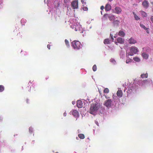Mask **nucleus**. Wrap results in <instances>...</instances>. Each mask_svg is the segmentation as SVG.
I'll return each mask as SVG.
<instances>
[{
  "instance_id": "obj_16",
  "label": "nucleus",
  "mask_w": 153,
  "mask_h": 153,
  "mask_svg": "<svg viewBox=\"0 0 153 153\" xmlns=\"http://www.w3.org/2000/svg\"><path fill=\"white\" fill-rule=\"evenodd\" d=\"M117 94L118 97L121 98L123 96V92L121 90L119 89L117 92Z\"/></svg>"
},
{
  "instance_id": "obj_37",
  "label": "nucleus",
  "mask_w": 153,
  "mask_h": 153,
  "mask_svg": "<svg viewBox=\"0 0 153 153\" xmlns=\"http://www.w3.org/2000/svg\"><path fill=\"white\" fill-rule=\"evenodd\" d=\"M110 61L113 63L114 64H115L116 63V62L114 59L111 58L110 60Z\"/></svg>"
},
{
  "instance_id": "obj_6",
  "label": "nucleus",
  "mask_w": 153,
  "mask_h": 153,
  "mask_svg": "<svg viewBox=\"0 0 153 153\" xmlns=\"http://www.w3.org/2000/svg\"><path fill=\"white\" fill-rule=\"evenodd\" d=\"M78 19L77 18H76L75 17L73 16H71L70 18L69 22L70 23V25H76L78 23H79L78 22Z\"/></svg>"
},
{
  "instance_id": "obj_42",
  "label": "nucleus",
  "mask_w": 153,
  "mask_h": 153,
  "mask_svg": "<svg viewBox=\"0 0 153 153\" xmlns=\"http://www.w3.org/2000/svg\"><path fill=\"white\" fill-rule=\"evenodd\" d=\"M110 36H111V39L112 40V41H113L114 40V38L113 37V36H111V34H110Z\"/></svg>"
},
{
  "instance_id": "obj_57",
  "label": "nucleus",
  "mask_w": 153,
  "mask_h": 153,
  "mask_svg": "<svg viewBox=\"0 0 153 153\" xmlns=\"http://www.w3.org/2000/svg\"><path fill=\"white\" fill-rule=\"evenodd\" d=\"M152 12H153V8H152Z\"/></svg>"
},
{
  "instance_id": "obj_60",
  "label": "nucleus",
  "mask_w": 153,
  "mask_h": 153,
  "mask_svg": "<svg viewBox=\"0 0 153 153\" xmlns=\"http://www.w3.org/2000/svg\"><path fill=\"white\" fill-rule=\"evenodd\" d=\"M76 139H78V137H76Z\"/></svg>"
},
{
  "instance_id": "obj_38",
  "label": "nucleus",
  "mask_w": 153,
  "mask_h": 153,
  "mask_svg": "<svg viewBox=\"0 0 153 153\" xmlns=\"http://www.w3.org/2000/svg\"><path fill=\"white\" fill-rule=\"evenodd\" d=\"M29 132L30 133H31L33 132V128L32 127H30L29 128Z\"/></svg>"
},
{
  "instance_id": "obj_41",
  "label": "nucleus",
  "mask_w": 153,
  "mask_h": 153,
  "mask_svg": "<svg viewBox=\"0 0 153 153\" xmlns=\"http://www.w3.org/2000/svg\"><path fill=\"white\" fill-rule=\"evenodd\" d=\"M149 28H147V30L146 29H145V30H146V32L148 33H149Z\"/></svg>"
},
{
  "instance_id": "obj_29",
  "label": "nucleus",
  "mask_w": 153,
  "mask_h": 153,
  "mask_svg": "<svg viewBox=\"0 0 153 153\" xmlns=\"http://www.w3.org/2000/svg\"><path fill=\"white\" fill-rule=\"evenodd\" d=\"M148 74L147 73H146L145 74H143L141 75V77L142 78H147L148 77Z\"/></svg>"
},
{
  "instance_id": "obj_35",
  "label": "nucleus",
  "mask_w": 153,
  "mask_h": 153,
  "mask_svg": "<svg viewBox=\"0 0 153 153\" xmlns=\"http://www.w3.org/2000/svg\"><path fill=\"white\" fill-rule=\"evenodd\" d=\"M92 69L94 71H95L97 70V67L96 65H93Z\"/></svg>"
},
{
  "instance_id": "obj_27",
  "label": "nucleus",
  "mask_w": 153,
  "mask_h": 153,
  "mask_svg": "<svg viewBox=\"0 0 153 153\" xmlns=\"http://www.w3.org/2000/svg\"><path fill=\"white\" fill-rule=\"evenodd\" d=\"M133 60L135 62H139L140 61V59L138 57H135L133 58Z\"/></svg>"
},
{
  "instance_id": "obj_25",
  "label": "nucleus",
  "mask_w": 153,
  "mask_h": 153,
  "mask_svg": "<svg viewBox=\"0 0 153 153\" xmlns=\"http://www.w3.org/2000/svg\"><path fill=\"white\" fill-rule=\"evenodd\" d=\"M119 23V21L117 20H114L113 22V24L115 25H118Z\"/></svg>"
},
{
  "instance_id": "obj_53",
  "label": "nucleus",
  "mask_w": 153,
  "mask_h": 153,
  "mask_svg": "<svg viewBox=\"0 0 153 153\" xmlns=\"http://www.w3.org/2000/svg\"><path fill=\"white\" fill-rule=\"evenodd\" d=\"M142 0H138L139 2H140V1H141Z\"/></svg>"
},
{
  "instance_id": "obj_50",
  "label": "nucleus",
  "mask_w": 153,
  "mask_h": 153,
  "mask_svg": "<svg viewBox=\"0 0 153 153\" xmlns=\"http://www.w3.org/2000/svg\"><path fill=\"white\" fill-rule=\"evenodd\" d=\"M49 1L50 0H48L47 1V2H48V3H47V4L48 6H49Z\"/></svg>"
},
{
  "instance_id": "obj_39",
  "label": "nucleus",
  "mask_w": 153,
  "mask_h": 153,
  "mask_svg": "<svg viewBox=\"0 0 153 153\" xmlns=\"http://www.w3.org/2000/svg\"><path fill=\"white\" fill-rule=\"evenodd\" d=\"M150 22L153 23V16H151L150 18Z\"/></svg>"
},
{
  "instance_id": "obj_36",
  "label": "nucleus",
  "mask_w": 153,
  "mask_h": 153,
  "mask_svg": "<svg viewBox=\"0 0 153 153\" xmlns=\"http://www.w3.org/2000/svg\"><path fill=\"white\" fill-rule=\"evenodd\" d=\"M104 92L105 93H108L109 92V90L108 88H106L104 89Z\"/></svg>"
},
{
  "instance_id": "obj_20",
  "label": "nucleus",
  "mask_w": 153,
  "mask_h": 153,
  "mask_svg": "<svg viewBox=\"0 0 153 153\" xmlns=\"http://www.w3.org/2000/svg\"><path fill=\"white\" fill-rule=\"evenodd\" d=\"M118 35L120 36L124 37L125 35V34L123 30H120L118 32Z\"/></svg>"
},
{
  "instance_id": "obj_31",
  "label": "nucleus",
  "mask_w": 153,
  "mask_h": 153,
  "mask_svg": "<svg viewBox=\"0 0 153 153\" xmlns=\"http://www.w3.org/2000/svg\"><path fill=\"white\" fill-rule=\"evenodd\" d=\"M65 44L66 45L67 47L68 48H69L70 46V44L69 43V42L68 41V40L67 39H65Z\"/></svg>"
},
{
  "instance_id": "obj_24",
  "label": "nucleus",
  "mask_w": 153,
  "mask_h": 153,
  "mask_svg": "<svg viewBox=\"0 0 153 153\" xmlns=\"http://www.w3.org/2000/svg\"><path fill=\"white\" fill-rule=\"evenodd\" d=\"M133 13L134 16V19L138 21L140 20V18L134 12H133Z\"/></svg>"
},
{
  "instance_id": "obj_48",
  "label": "nucleus",
  "mask_w": 153,
  "mask_h": 153,
  "mask_svg": "<svg viewBox=\"0 0 153 153\" xmlns=\"http://www.w3.org/2000/svg\"><path fill=\"white\" fill-rule=\"evenodd\" d=\"M63 115H64V116H66V112H65L64 114H63Z\"/></svg>"
},
{
  "instance_id": "obj_40",
  "label": "nucleus",
  "mask_w": 153,
  "mask_h": 153,
  "mask_svg": "<svg viewBox=\"0 0 153 153\" xmlns=\"http://www.w3.org/2000/svg\"><path fill=\"white\" fill-rule=\"evenodd\" d=\"M83 10L84 11H87L88 10V8L86 7H83Z\"/></svg>"
},
{
  "instance_id": "obj_44",
  "label": "nucleus",
  "mask_w": 153,
  "mask_h": 153,
  "mask_svg": "<svg viewBox=\"0 0 153 153\" xmlns=\"http://www.w3.org/2000/svg\"><path fill=\"white\" fill-rule=\"evenodd\" d=\"M47 48L49 49H50V45H48L47 46Z\"/></svg>"
},
{
  "instance_id": "obj_33",
  "label": "nucleus",
  "mask_w": 153,
  "mask_h": 153,
  "mask_svg": "<svg viewBox=\"0 0 153 153\" xmlns=\"http://www.w3.org/2000/svg\"><path fill=\"white\" fill-rule=\"evenodd\" d=\"M4 90V87L2 85H0V92H2Z\"/></svg>"
},
{
  "instance_id": "obj_3",
  "label": "nucleus",
  "mask_w": 153,
  "mask_h": 153,
  "mask_svg": "<svg viewBox=\"0 0 153 153\" xmlns=\"http://www.w3.org/2000/svg\"><path fill=\"white\" fill-rule=\"evenodd\" d=\"M70 27L73 29H74L75 31H79L80 33H83V32L84 31L79 23H78L73 26L70 25Z\"/></svg>"
},
{
  "instance_id": "obj_58",
  "label": "nucleus",
  "mask_w": 153,
  "mask_h": 153,
  "mask_svg": "<svg viewBox=\"0 0 153 153\" xmlns=\"http://www.w3.org/2000/svg\"><path fill=\"white\" fill-rule=\"evenodd\" d=\"M101 14H102V11H101Z\"/></svg>"
},
{
  "instance_id": "obj_14",
  "label": "nucleus",
  "mask_w": 153,
  "mask_h": 153,
  "mask_svg": "<svg viewBox=\"0 0 153 153\" xmlns=\"http://www.w3.org/2000/svg\"><path fill=\"white\" fill-rule=\"evenodd\" d=\"M141 55L143 58L145 59H148L149 57V54L144 51L141 53Z\"/></svg>"
},
{
  "instance_id": "obj_52",
  "label": "nucleus",
  "mask_w": 153,
  "mask_h": 153,
  "mask_svg": "<svg viewBox=\"0 0 153 153\" xmlns=\"http://www.w3.org/2000/svg\"><path fill=\"white\" fill-rule=\"evenodd\" d=\"M2 0H0V4H1L2 3Z\"/></svg>"
},
{
  "instance_id": "obj_7",
  "label": "nucleus",
  "mask_w": 153,
  "mask_h": 153,
  "mask_svg": "<svg viewBox=\"0 0 153 153\" xmlns=\"http://www.w3.org/2000/svg\"><path fill=\"white\" fill-rule=\"evenodd\" d=\"M104 105L108 108L111 107L113 105V103L111 99H108L105 101Z\"/></svg>"
},
{
  "instance_id": "obj_23",
  "label": "nucleus",
  "mask_w": 153,
  "mask_h": 153,
  "mask_svg": "<svg viewBox=\"0 0 153 153\" xmlns=\"http://www.w3.org/2000/svg\"><path fill=\"white\" fill-rule=\"evenodd\" d=\"M140 13L141 15L143 17H146L147 16L146 13L145 12L142 11H140L139 12Z\"/></svg>"
},
{
  "instance_id": "obj_59",
  "label": "nucleus",
  "mask_w": 153,
  "mask_h": 153,
  "mask_svg": "<svg viewBox=\"0 0 153 153\" xmlns=\"http://www.w3.org/2000/svg\"><path fill=\"white\" fill-rule=\"evenodd\" d=\"M23 147H22V150H23Z\"/></svg>"
},
{
  "instance_id": "obj_12",
  "label": "nucleus",
  "mask_w": 153,
  "mask_h": 153,
  "mask_svg": "<svg viewBox=\"0 0 153 153\" xmlns=\"http://www.w3.org/2000/svg\"><path fill=\"white\" fill-rule=\"evenodd\" d=\"M137 88L136 86V85L135 84H133L131 88H128V92L131 93L132 92H134L135 91Z\"/></svg>"
},
{
  "instance_id": "obj_2",
  "label": "nucleus",
  "mask_w": 153,
  "mask_h": 153,
  "mask_svg": "<svg viewBox=\"0 0 153 153\" xmlns=\"http://www.w3.org/2000/svg\"><path fill=\"white\" fill-rule=\"evenodd\" d=\"M71 45L73 48L75 50H79L82 46L80 42L76 40L73 41L71 43Z\"/></svg>"
},
{
  "instance_id": "obj_1",
  "label": "nucleus",
  "mask_w": 153,
  "mask_h": 153,
  "mask_svg": "<svg viewBox=\"0 0 153 153\" xmlns=\"http://www.w3.org/2000/svg\"><path fill=\"white\" fill-rule=\"evenodd\" d=\"M100 104L97 102L92 104L90 108V113L93 115H95L100 109Z\"/></svg>"
},
{
  "instance_id": "obj_56",
  "label": "nucleus",
  "mask_w": 153,
  "mask_h": 153,
  "mask_svg": "<svg viewBox=\"0 0 153 153\" xmlns=\"http://www.w3.org/2000/svg\"><path fill=\"white\" fill-rule=\"evenodd\" d=\"M116 37H117V36H114V38H116Z\"/></svg>"
},
{
  "instance_id": "obj_51",
  "label": "nucleus",
  "mask_w": 153,
  "mask_h": 153,
  "mask_svg": "<svg viewBox=\"0 0 153 153\" xmlns=\"http://www.w3.org/2000/svg\"><path fill=\"white\" fill-rule=\"evenodd\" d=\"M28 101H29V100L28 99H27L26 100V102L27 103H28L29 102H28Z\"/></svg>"
},
{
  "instance_id": "obj_22",
  "label": "nucleus",
  "mask_w": 153,
  "mask_h": 153,
  "mask_svg": "<svg viewBox=\"0 0 153 153\" xmlns=\"http://www.w3.org/2000/svg\"><path fill=\"white\" fill-rule=\"evenodd\" d=\"M129 56H127V53L126 54V57L127 58V59L126 61V63L127 64H129L131 63L132 61V60L130 59L129 57Z\"/></svg>"
},
{
  "instance_id": "obj_4",
  "label": "nucleus",
  "mask_w": 153,
  "mask_h": 153,
  "mask_svg": "<svg viewBox=\"0 0 153 153\" xmlns=\"http://www.w3.org/2000/svg\"><path fill=\"white\" fill-rule=\"evenodd\" d=\"M138 51V48L134 46L131 47L128 52L126 53L127 56H132L134 54H136Z\"/></svg>"
},
{
  "instance_id": "obj_28",
  "label": "nucleus",
  "mask_w": 153,
  "mask_h": 153,
  "mask_svg": "<svg viewBox=\"0 0 153 153\" xmlns=\"http://www.w3.org/2000/svg\"><path fill=\"white\" fill-rule=\"evenodd\" d=\"M112 97L114 102H115V101H118L119 100V99L117 96H116L114 95H113Z\"/></svg>"
},
{
  "instance_id": "obj_9",
  "label": "nucleus",
  "mask_w": 153,
  "mask_h": 153,
  "mask_svg": "<svg viewBox=\"0 0 153 153\" xmlns=\"http://www.w3.org/2000/svg\"><path fill=\"white\" fill-rule=\"evenodd\" d=\"M103 16L106 19L108 18L111 21L114 20L115 18V16L111 14H105Z\"/></svg>"
},
{
  "instance_id": "obj_8",
  "label": "nucleus",
  "mask_w": 153,
  "mask_h": 153,
  "mask_svg": "<svg viewBox=\"0 0 153 153\" xmlns=\"http://www.w3.org/2000/svg\"><path fill=\"white\" fill-rule=\"evenodd\" d=\"M71 6L73 9H77L78 8V3L77 0L73 1L71 3Z\"/></svg>"
},
{
  "instance_id": "obj_54",
  "label": "nucleus",
  "mask_w": 153,
  "mask_h": 153,
  "mask_svg": "<svg viewBox=\"0 0 153 153\" xmlns=\"http://www.w3.org/2000/svg\"><path fill=\"white\" fill-rule=\"evenodd\" d=\"M145 49V48H143V51H144V50Z\"/></svg>"
},
{
  "instance_id": "obj_49",
  "label": "nucleus",
  "mask_w": 153,
  "mask_h": 153,
  "mask_svg": "<svg viewBox=\"0 0 153 153\" xmlns=\"http://www.w3.org/2000/svg\"><path fill=\"white\" fill-rule=\"evenodd\" d=\"M95 123L98 126H99V123L97 121H95Z\"/></svg>"
},
{
  "instance_id": "obj_46",
  "label": "nucleus",
  "mask_w": 153,
  "mask_h": 153,
  "mask_svg": "<svg viewBox=\"0 0 153 153\" xmlns=\"http://www.w3.org/2000/svg\"><path fill=\"white\" fill-rule=\"evenodd\" d=\"M104 8V7L103 6H101L100 9L101 10H103Z\"/></svg>"
},
{
  "instance_id": "obj_21",
  "label": "nucleus",
  "mask_w": 153,
  "mask_h": 153,
  "mask_svg": "<svg viewBox=\"0 0 153 153\" xmlns=\"http://www.w3.org/2000/svg\"><path fill=\"white\" fill-rule=\"evenodd\" d=\"M111 7L110 4H107L105 7V10L106 11H108L111 10Z\"/></svg>"
},
{
  "instance_id": "obj_11",
  "label": "nucleus",
  "mask_w": 153,
  "mask_h": 153,
  "mask_svg": "<svg viewBox=\"0 0 153 153\" xmlns=\"http://www.w3.org/2000/svg\"><path fill=\"white\" fill-rule=\"evenodd\" d=\"M122 11V9L120 7H115L114 10L112 9V12L117 14H119L121 13Z\"/></svg>"
},
{
  "instance_id": "obj_5",
  "label": "nucleus",
  "mask_w": 153,
  "mask_h": 153,
  "mask_svg": "<svg viewBox=\"0 0 153 153\" xmlns=\"http://www.w3.org/2000/svg\"><path fill=\"white\" fill-rule=\"evenodd\" d=\"M140 85L143 86H147L150 85L152 83V82L150 79H147L146 80H141L139 82Z\"/></svg>"
},
{
  "instance_id": "obj_47",
  "label": "nucleus",
  "mask_w": 153,
  "mask_h": 153,
  "mask_svg": "<svg viewBox=\"0 0 153 153\" xmlns=\"http://www.w3.org/2000/svg\"><path fill=\"white\" fill-rule=\"evenodd\" d=\"M75 103H76V102L75 101H73L72 102V104H73V105H74V104H75Z\"/></svg>"
},
{
  "instance_id": "obj_18",
  "label": "nucleus",
  "mask_w": 153,
  "mask_h": 153,
  "mask_svg": "<svg viewBox=\"0 0 153 153\" xmlns=\"http://www.w3.org/2000/svg\"><path fill=\"white\" fill-rule=\"evenodd\" d=\"M77 106L78 108H81L82 106V102L80 100H78L76 103Z\"/></svg>"
},
{
  "instance_id": "obj_45",
  "label": "nucleus",
  "mask_w": 153,
  "mask_h": 153,
  "mask_svg": "<svg viewBox=\"0 0 153 153\" xmlns=\"http://www.w3.org/2000/svg\"><path fill=\"white\" fill-rule=\"evenodd\" d=\"M85 0H81V2H82V3L83 4L84 3H85Z\"/></svg>"
},
{
  "instance_id": "obj_43",
  "label": "nucleus",
  "mask_w": 153,
  "mask_h": 153,
  "mask_svg": "<svg viewBox=\"0 0 153 153\" xmlns=\"http://www.w3.org/2000/svg\"><path fill=\"white\" fill-rule=\"evenodd\" d=\"M25 20L24 19H22L21 20V22L22 23L23 22H25Z\"/></svg>"
},
{
  "instance_id": "obj_26",
  "label": "nucleus",
  "mask_w": 153,
  "mask_h": 153,
  "mask_svg": "<svg viewBox=\"0 0 153 153\" xmlns=\"http://www.w3.org/2000/svg\"><path fill=\"white\" fill-rule=\"evenodd\" d=\"M104 43L105 44H108L110 43V40L109 39H106L104 40Z\"/></svg>"
},
{
  "instance_id": "obj_15",
  "label": "nucleus",
  "mask_w": 153,
  "mask_h": 153,
  "mask_svg": "<svg viewBox=\"0 0 153 153\" xmlns=\"http://www.w3.org/2000/svg\"><path fill=\"white\" fill-rule=\"evenodd\" d=\"M54 7L55 8H56L57 10L58 8L59 9V7H60L61 2H58V1H55L54 2Z\"/></svg>"
},
{
  "instance_id": "obj_34",
  "label": "nucleus",
  "mask_w": 153,
  "mask_h": 153,
  "mask_svg": "<svg viewBox=\"0 0 153 153\" xmlns=\"http://www.w3.org/2000/svg\"><path fill=\"white\" fill-rule=\"evenodd\" d=\"M140 26L141 28H143L144 30H147V27H146L144 25L140 24Z\"/></svg>"
},
{
  "instance_id": "obj_55",
  "label": "nucleus",
  "mask_w": 153,
  "mask_h": 153,
  "mask_svg": "<svg viewBox=\"0 0 153 153\" xmlns=\"http://www.w3.org/2000/svg\"><path fill=\"white\" fill-rule=\"evenodd\" d=\"M115 43V44H116V45H117V42H116Z\"/></svg>"
},
{
  "instance_id": "obj_30",
  "label": "nucleus",
  "mask_w": 153,
  "mask_h": 153,
  "mask_svg": "<svg viewBox=\"0 0 153 153\" xmlns=\"http://www.w3.org/2000/svg\"><path fill=\"white\" fill-rule=\"evenodd\" d=\"M125 56V53L124 52L122 51L120 54V56L121 58L123 59Z\"/></svg>"
},
{
  "instance_id": "obj_32",
  "label": "nucleus",
  "mask_w": 153,
  "mask_h": 153,
  "mask_svg": "<svg viewBox=\"0 0 153 153\" xmlns=\"http://www.w3.org/2000/svg\"><path fill=\"white\" fill-rule=\"evenodd\" d=\"M78 136L81 139H83L85 138V136L83 134H79Z\"/></svg>"
},
{
  "instance_id": "obj_13",
  "label": "nucleus",
  "mask_w": 153,
  "mask_h": 153,
  "mask_svg": "<svg viewBox=\"0 0 153 153\" xmlns=\"http://www.w3.org/2000/svg\"><path fill=\"white\" fill-rule=\"evenodd\" d=\"M142 5L144 8H147L149 6V3L148 1L145 0L143 2Z\"/></svg>"
},
{
  "instance_id": "obj_10",
  "label": "nucleus",
  "mask_w": 153,
  "mask_h": 153,
  "mask_svg": "<svg viewBox=\"0 0 153 153\" xmlns=\"http://www.w3.org/2000/svg\"><path fill=\"white\" fill-rule=\"evenodd\" d=\"M71 114L74 117H75L76 118V119L78 118L79 117V112L76 110H72L71 112Z\"/></svg>"
},
{
  "instance_id": "obj_17",
  "label": "nucleus",
  "mask_w": 153,
  "mask_h": 153,
  "mask_svg": "<svg viewBox=\"0 0 153 153\" xmlns=\"http://www.w3.org/2000/svg\"><path fill=\"white\" fill-rule=\"evenodd\" d=\"M130 44H134L136 42V41L132 37L128 41Z\"/></svg>"
},
{
  "instance_id": "obj_19",
  "label": "nucleus",
  "mask_w": 153,
  "mask_h": 153,
  "mask_svg": "<svg viewBox=\"0 0 153 153\" xmlns=\"http://www.w3.org/2000/svg\"><path fill=\"white\" fill-rule=\"evenodd\" d=\"M117 41L118 43L121 44H123L124 43V39L120 37H118L117 39Z\"/></svg>"
}]
</instances>
